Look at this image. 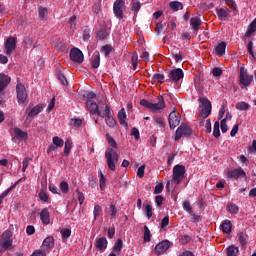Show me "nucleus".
<instances>
[{"label":"nucleus","instance_id":"nucleus-1","mask_svg":"<svg viewBox=\"0 0 256 256\" xmlns=\"http://www.w3.org/2000/svg\"><path fill=\"white\" fill-rule=\"evenodd\" d=\"M107 141L112 148H108L105 152L106 163L110 171H116L117 163H119V153H117V142L113 137L107 136Z\"/></svg>","mask_w":256,"mask_h":256},{"label":"nucleus","instance_id":"nucleus-2","mask_svg":"<svg viewBox=\"0 0 256 256\" xmlns=\"http://www.w3.org/2000/svg\"><path fill=\"white\" fill-rule=\"evenodd\" d=\"M140 105H142V107H146V109H149L152 113H158V111H163L165 108V98L163 95H159L154 103L146 99H142L140 101Z\"/></svg>","mask_w":256,"mask_h":256},{"label":"nucleus","instance_id":"nucleus-3","mask_svg":"<svg viewBox=\"0 0 256 256\" xmlns=\"http://www.w3.org/2000/svg\"><path fill=\"white\" fill-rule=\"evenodd\" d=\"M198 101L200 103V109H201L200 115L201 117H203V119H207V117L211 115V109H212L211 101L203 97H200Z\"/></svg>","mask_w":256,"mask_h":256},{"label":"nucleus","instance_id":"nucleus-4","mask_svg":"<svg viewBox=\"0 0 256 256\" xmlns=\"http://www.w3.org/2000/svg\"><path fill=\"white\" fill-rule=\"evenodd\" d=\"M185 178V166L175 165L173 168V182L175 185H179L181 181Z\"/></svg>","mask_w":256,"mask_h":256},{"label":"nucleus","instance_id":"nucleus-5","mask_svg":"<svg viewBox=\"0 0 256 256\" xmlns=\"http://www.w3.org/2000/svg\"><path fill=\"white\" fill-rule=\"evenodd\" d=\"M239 83L243 87H249V85L253 83V75H249L247 69H245L244 67L240 68Z\"/></svg>","mask_w":256,"mask_h":256},{"label":"nucleus","instance_id":"nucleus-6","mask_svg":"<svg viewBox=\"0 0 256 256\" xmlns=\"http://www.w3.org/2000/svg\"><path fill=\"white\" fill-rule=\"evenodd\" d=\"M86 106L92 115H99V117H103V109H105V106H101L99 109V105H97L93 100H87Z\"/></svg>","mask_w":256,"mask_h":256},{"label":"nucleus","instance_id":"nucleus-7","mask_svg":"<svg viewBox=\"0 0 256 256\" xmlns=\"http://www.w3.org/2000/svg\"><path fill=\"white\" fill-rule=\"evenodd\" d=\"M125 9V1L123 0H116L113 5V11L116 19H123V11Z\"/></svg>","mask_w":256,"mask_h":256},{"label":"nucleus","instance_id":"nucleus-8","mask_svg":"<svg viewBox=\"0 0 256 256\" xmlns=\"http://www.w3.org/2000/svg\"><path fill=\"white\" fill-rule=\"evenodd\" d=\"M104 107V112H103V118H106V125H108V127H115V125H117V122L115 121V118H113V116H111V108L109 107V105L103 104Z\"/></svg>","mask_w":256,"mask_h":256},{"label":"nucleus","instance_id":"nucleus-9","mask_svg":"<svg viewBox=\"0 0 256 256\" xmlns=\"http://www.w3.org/2000/svg\"><path fill=\"white\" fill-rule=\"evenodd\" d=\"M191 133H193V130H191L189 125L181 124L176 130L175 141H179L183 135H191Z\"/></svg>","mask_w":256,"mask_h":256},{"label":"nucleus","instance_id":"nucleus-10","mask_svg":"<svg viewBox=\"0 0 256 256\" xmlns=\"http://www.w3.org/2000/svg\"><path fill=\"white\" fill-rule=\"evenodd\" d=\"M169 247H171V242H169V240H163L155 246L154 254L158 256L163 255V253H165Z\"/></svg>","mask_w":256,"mask_h":256},{"label":"nucleus","instance_id":"nucleus-11","mask_svg":"<svg viewBox=\"0 0 256 256\" xmlns=\"http://www.w3.org/2000/svg\"><path fill=\"white\" fill-rule=\"evenodd\" d=\"M4 47L6 55H12L13 51H15V49L17 48V40L15 39V37H9L6 40Z\"/></svg>","mask_w":256,"mask_h":256},{"label":"nucleus","instance_id":"nucleus-12","mask_svg":"<svg viewBox=\"0 0 256 256\" xmlns=\"http://www.w3.org/2000/svg\"><path fill=\"white\" fill-rule=\"evenodd\" d=\"M16 93L18 103H25L27 101V90L23 84H17Z\"/></svg>","mask_w":256,"mask_h":256},{"label":"nucleus","instance_id":"nucleus-13","mask_svg":"<svg viewBox=\"0 0 256 256\" xmlns=\"http://www.w3.org/2000/svg\"><path fill=\"white\" fill-rule=\"evenodd\" d=\"M70 59L74 63L81 64L83 63V60L85 59V57L83 56V52L79 50V48H73L70 51Z\"/></svg>","mask_w":256,"mask_h":256},{"label":"nucleus","instance_id":"nucleus-14","mask_svg":"<svg viewBox=\"0 0 256 256\" xmlns=\"http://www.w3.org/2000/svg\"><path fill=\"white\" fill-rule=\"evenodd\" d=\"M168 121L170 129H175V127H178L179 123H181V115H179L178 112L173 111L169 114Z\"/></svg>","mask_w":256,"mask_h":256},{"label":"nucleus","instance_id":"nucleus-15","mask_svg":"<svg viewBox=\"0 0 256 256\" xmlns=\"http://www.w3.org/2000/svg\"><path fill=\"white\" fill-rule=\"evenodd\" d=\"M239 177H245V170L243 168H236L227 172L228 179H239Z\"/></svg>","mask_w":256,"mask_h":256},{"label":"nucleus","instance_id":"nucleus-16","mask_svg":"<svg viewBox=\"0 0 256 256\" xmlns=\"http://www.w3.org/2000/svg\"><path fill=\"white\" fill-rule=\"evenodd\" d=\"M169 77L172 81H174V83H178V81H181V79H183V70H181V68L171 70L169 73Z\"/></svg>","mask_w":256,"mask_h":256},{"label":"nucleus","instance_id":"nucleus-17","mask_svg":"<svg viewBox=\"0 0 256 256\" xmlns=\"http://www.w3.org/2000/svg\"><path fill=\"white\" fill-rule=\"evenodd\" d=\"M40 221L43 225H49L51 223V215L49 214V209L43 208L40 212Z\"/></svg>","mask_w":256,"mask_h":256},{"label":"nucleus","instance_id":"nucleus-18","mask_svg":"<svg viewBox=\"0 0 256 256\" xmlns=\"http://www.w3.org/2000/svg\"><path fill=\"white\" fill-rule=\"evenodd\" d=\"M43 109H45L44 104H38L33 108L27 109L28 117H37V115H39Z\"/></svg>","mask_w":256,"mask_h":256},{"label":"nucleus","instance_id":"nucleus-19","mask_svg":"<svg viewBox=\"0 0 256 256\" xmlns=\"http://www.w3.org/2000/svg\"><path fill=\"white\" fill-rule=\"evenodd\" d=\"M190 27L193 29L194 33H197L199 27H201V18L199 16H193L190 19Z\"/></svg>","mask_w":256,"mask_h":256},{"label":"nucleus","instance_id":"nucleus-20","mask_svg":"<svg viewBox=\"0 0 256 256\" xmlns=\"http://www.w3.org/2000/svg\"><path fill=\"white\" fill-rule=\"evenodd\" d=\"M216 13L220 21H227V17H229L230 11L228 10L227 7H224L216 9Z\"/></svg>","mask_w":256,"mask_h":256},{"label":"nucleus","instance_id":"nucleus-21","mask_svg":"<svg viewBox=\"0 0 256 256\" xmlns=\"http://www.w3.org/2000/svg\"><path fill=\"white\" fill-rule=\"evenodd\" d=\"M95 247L98 249V251H105L107 249V238L101 237L96 240Z\"/></svg>","mask_w":256,"mask_h":256},{"label":"nucleus","instance_id":"nucleus-22","mask_svg":"<svg viewBox=\"0 0 256 256\" xmlns=\"http://www.w3.org/2000/svg\"><path fill=\"white\" fill-rule=\"evenodd\" d=\"M11 83V77L5 75V74H0V93L3 92L5 87Z\"/></svg>","mask_w":256,"mask_h":256},{"label":"nucleus","instance_id":"nucleus-23","mask_svg":"<svg viewBox=\"0 0 256 256\" xmlns=\"http://www.w3.org/2000/svg\"><path fill=\"white\" fill-rule=\"evenodd\" d=\"M118 120L122 127H127V112H125V108L118 112Z\"/></svg>","mask_w":256,"mask_h":256},{"label":"nucleus","instance_id":"nucleus-24","mask_svg":"<svg viewBox=\"0 0 256 256\" xmlns=\"http://www.w3.org/2000/svg\"><path fill=\"white\" fill-rule=\"evenodd\" d=\"M14 133H15L16 138L19 139V141H27V139L29 137L27 132H23V130H21V128H15Z\"/></svg>","mask_w":256,"mask_h":256},{"label":"nucleus","instance_id":"nucleus-25","mask_svg":"<svg viewBox=\"0 0 256 256\" xmlns=\"http://www.w3.org/2000/svg\"><path fill=\"white\" fill-rule=\"evenodd\" d=\"M225 49H227V43L221 42L215 47V53L216 55H219V57H223L225 55Z\"/></svg>","mask_w":256,"mask_h":256},{"label":"nucleus","instance_id":"nucleus-26","mask_svg":"<svg viewBox=\"0 0 256 256\" xmlns=\"http://www.w3.org/2000/svg\"><path fill=\"white\" fill-rule=\"evenodd\" d=\"M21 180H18L16 183H14L12 186H10L8 189H6L1 195H0V205L3 204V199H5V197H7V195L10 194L11 191H13V189H15V187H17V185H19V182Z\"/></svg>","mask_w":256,"mask_h":256},{"label":"nucleus","instance_id":"nucleus-27","mask_svg":"<svg viewBox=\"0 0 256 256\" xmlns=\"http://www.w3.org/2000/svg\"><path fill=\"white\" fill-rule=\"evenodd\" d=\"M43 247H46V249H53V247H55V238H53V236H48L43 241Z\"/></svg>","mask_w":256,"mask_h":256},{"label":"nucleus","instance_id":"nucleus-28","mask_svg":"<svg viewBox=\"0 0 256 256\" xmlns=\"http://www.w3.org/2000/svg\"><path fill=\"white\" fill-rule=\"evenodd\" d=\"M222 231L223 233H226L227 235H229V233H231V228L233 227V225L231 224V220H225L222 225Z\"/></svg>","mask_w":256,"mask_h":256},{"label":"nucleus","instance_id":"nucleus-29","mask_svg":"<svg viewBox=\"0 0 256 256\" xmlns=\"http://www.w3.org/2000/svg\"><path fill=\"white\" fill-rule=\"evenodd\" d=\"M239 254V247L231 245L226 250L227 256H237Z\"/></svg>","mask_w":256,"mask_h":256},{"label":"nucleus","instance_id":"nucleus-30","mask_svg":"<svg viewBox=\"0 0 256 256\" xmlns=\"http://www.w3.org/2000/svg\"><path fill=\"white\" fill-rule=\"evenodd\" d=\"M13 241L12 240H5L0 244V253H3V251L9 250L10 247H12Z\"/></svg>","mask_w":256,"mask_h":256},{"label":"nucleus","instance_id":"nucleus-31","mask_svg":"<svg viewBox=\"0 0 256 256\" xmlns=\"http://www.w3.org/2000/svg\"><path fill=\"white\" fill-rule=\"evenodd\" d=\"M99 65H101V56L97 53L92 57V67L93 69H98Z\"/></svg>","mask_w":256,"mask_h":256},{"label":"nucleus","instance_id":"nucleus-32","mask_svg":"<svg viewBox=\"0 0 256 256\" xmlns=\"http://www.w3.org/2000/svg\"><path fill=\"white\" fill-rule=\"evenodd\" d=\"M236 109L238 111H249V109H251V105H249V103L247 102H238L236 104Z\"/></svg>","mask_w":256,"mask_h":256},{"label":"nucleus","instance_id":"nucleus-33","mask_svg":"<svg viewBox=\"0 0 256 256\" xmlns=\"http://www.w3.org/2000/svg\"><path fill=\"white\" fill-rule=\"evenodd\" d=\"M169 7L172 11H179L183 9V4L179 1H172L169 3Z\"/></svg>","mask_w":256,"mask_h":256},{"label":"nucleus","instance_id":"nucleus-34","mask_svg":"<svg viewBox=\"0 0 256 256\" xmlns=\"http://www.w3.org/2000/svg\"><path fill=\"white\" fill-rule=\"evenodd\" d=\"M73 147V142L71 139H66L65 146H64V154L67 156L69 153H71V149Z\"/></svg>","mask_w":256,"mask_h":256},{"label":"nucleus","instance_id":"nucleus-35","mask_svg":"<svg viewBox=\"0 0 256 256\" xmlns=\"http://www.w3.org/2000/svg\"><path fill=\"white\" fill-rule=\"evenodd\" d=\"M131 61H132L133 71H137V65H139V55L137 54V52L133 53L131 57Z\"/></svg>","mask_w":256,"mask_h":256},{"label":"nucleus","instance_id":"nucleus-36","mask_svg":"<svg viewBox=\"0 0 256 256\" xmlns=\"http://www.w3.org/2000/svg\"><path fill=\"white\" fill-rule=\"evenodd\" d=\"M227 210L229 213L236 215V213H239V206L233 203H229L227 205Z\"/></svg>","mask_w":256,"mask_h":256},{"label":"nucleus","instance_id":"nucleus-37","mask_svg":"<svg viewBox=\"0 0 256 256\" xmlns=\"http://www.w3.org/2000/svg\"><path fill=\"white\" fill-rule=\"evenodd\" d=\"M220 128V124H219V121H216L214 123V129H213V136L216 138V139H219V137H221V130H219Z\"/></svg>","mask_w":256,"mask_h":256},{"label":"nucleus","instance_id":"nucleus-38","mask_svg":"<svg viewBox=\"0 0 256 256\" xmlns=\"http://www.w3.org/2000/svg\"><path fill=\"white\" fill-rule=\"evenodd\" d=\"M59 188L64 195H67L69 193V183L67 181L60 182Z\"/></svg>","mask_w":256,"mask_h":256},{"label":"nucleus","instance_id":"nucleus-39","mask_svg":"<svg viewBox=\"0 0 256 256\" xmlns=\"http://www.w3.org/2000/svg\"><path fill=\"white\" fill-rule=\"evenodd\" d=\"M52 143L55 146L61 148L65 144V141H63V139H61L59 136H54L53 139H52Z\"/></svg>","mask_w":256,"mask_h":256},{"label":"nucleus","instance_id":"nucleus-40","mask_svg":"<svg viewBox=\"0 0 256 256\" xmlns=\"http://www.w3.org/2000/svg\"><path fill=\"white\" fill-rule=\"evenodd\" d=\"M110 217L112 221L117 219V207L114 204L110 205Z\"/></svg>","mask_w":256,"mask_h":256},{"label":"nucleus","instance_id":"nucleus-41","mask_svg":"<svg viewBox=\"0 0 256 256\" xmlns=\"http://www.w3.org/2000/svg\"><path fill=\"white\" fill-rule=\"evenodd\" d=\"M38 197L40 200H42L44 203H47V201H49V195L47 194V192H45V190L41 189Z\"/></svg>","mask_w":256,"mask_h":256},{"label":"nucleus","instance_id":"nucleus-42","mask_svg":"<svg viewBox=\"0 0 256 256\" xmlns=\"http://www.w3.org/2000/svg\"><path fill=\"white\" fill-rule=\"evenodd\" d=\"M152 79L155 83H165V75L163 74H154Z\"/></svg>","mask_w":256,"mask_h":256},{"label":"nucleus","instance_id":"nucleus-43","mask_svg":"<svg viewBox=\"0 0 256 256\" xmlns=\"http://www.w3.org/2000/svg\"><path fill=\"white\" fill-rule=\"evenodd\" d=\"M144 241L146 243H149L151 241V230H149V227L144 226Z\"/></svg>","mask_w":256,"mask_h":256},{"label":"nucleus","instance_id":"nucleus-44","mask_svg":"<svg viewBox=\"0 0 256 256\" xmlns=\"http://www.w3.org/2000/svg\"><path fill=\"white\" fill-rule=\"evenodd\" d=\"M238 240L241 243V245H243V247H245V245H247V234L240 232L238 234Z\"/></svg>","mask_w":256,"mask_h":256},{"label":"nucleus","instance_id":"nucleus-45","mask_svg":"<svg viewBox=\"0 0 256 256\" xmlns=\"http://www.w3.org/2000/svg\"><path fill=\"white\" fill-rule=\"evenodd\" d=\"M121 249H123V240L118 239L114 245V251L116 253H121Z\"/></svg>","mask_w":256,"mask_h":256},{"label":"nucleus","instance_id":"nucleus-46","mask_svg":"<svg viewBox=\"0 0 256 256\" xmlns=\"http://www.w3.org/2000/svg\"><path fill=\"white\" fill-rule=\"evenodd\" d=\"M145 213H146V217H148V219H151L153 217V206H151L150 204H147L145 206Z\"/></svg>","mask_w":256,"mask_h":256},{"label":"nucleus","instance_id":"nucleus-47","mask_svg":"<svg viewBox=\"0 0 256 256\" xmlns=\"http://www.w3.org/2000/svg\"><path fill=\"white\" fill-rule=\"evenodd\" d=\"M155 125L158 127H165V120L160 116H154Z\"/></svg>","mask_w":256,"mask_h":256},{"label":"nucleus","instance_id":"nucleus-48","mask_svg":"<svg viewBox=\"0 0 256 256\" xmlns=\"http://www.w3.org/2000/svg\"><path fill=\"white\" fill-rule=\"evenodd\" d=\"M220 129L222 133H227V131H229V128L227 127V118L221 120Z\"/></svg>","mask_w":256,"mask_h":256},{"label":"nucleus","instance_id":"nucleus-49","mask_svg":"<svg viewBox=\"0 0 256 256\" xmlns=\"http://www.w3.org/2000/svg\"><path fill=\"white\" fill-rule=\"evenodd\" d=\"M47 13H48L47 8L40 7L38 9V15L40 19H45L47 17Z\"/></svg>","mask_w":256,"mask_h":256},{"label":"nucleus","instance_id":"nucleus-50","mask_svg":"<svg viewBox=\"0 0 256 256\" xmlns=\"http://www.w3.org/2000/svg\"><path fill=\"white\" fill-rule=\"evenodd\" d=\"M62 239H69L71 237V230L69 228L61 230Z\"/></svg>","mask_w":256,"mask_h":256},{"label":"nucleus","instance_id":"nucleus-51","mask_svg":"<svg viewBox=\"0 0 256 256\" xmlns=\"http://www.w3.org/2000/svg\"><path fill=\"white\" fill-rule=\"evenodd\" d=\"M93 215H94V219H95V220H97V218L99 217V215H101V207L99 206V204H96V205L94 206Z\"/></svg>","mask_w":256,"mask_h":256},{"label":"nucleus","instance_id":"nucleus-52","mask_svg":"<svg viewBox=\"0 0 256 256\" xmlns=\"http://www.w3.org/2000/svg\"><path fill=\"white\" fill-rule=\"evenodd\" d=\"M106 182H107V179L105 178V175H103V173H101L100 180H99L101 191H105V183Z\"/></svg>","mask_w":256,"mask_h":256},{"label":"nucleus","instance_id":"nucleus-53","mask_svg":"<svg viewBox=\"0 0 256 256\" xmlns=\"http://www.w3.org/2000/svg\"><path fill=\"white\" fill-rule=\"evenodd\" d=\"M190 242H191V236H189V235L181 236V238H180L181 245H187V243H190Z\"/></svg>","mask_w":256,"mask_h":256},{"label":"nucleus","instance_id":"nucleus-54","mask_svg":"<svg viewBox=\"0 0 256 256\" xmlns=\"http://www.w3.org/2000/svg\"><path fill=\"white\" fill-rule=\"evenodd\" d=\"M140 9H141V2L133 1L132 2V11H135V13H139Z\"/></svg>","mask_w":256,"mask_h":256},{"label":"nucleus","instance_id":"nucleus-55","mask_svg":"<svg viewBox=\"0 0 256 256\" xmlns=\"http://www.w3.org/2000/svg\"><path fill=\"white\" fill-rule=\"evenodd\" d=\"M165 188V186L163 185V183H159L155 186V189H154V194L155 195H159L160 193L163 192V189Z\"/></svg>","mask_w":256,"mask_h":256},{"label":"nucleus","instance_id":"nucleus-56","mask_svg":"<svg viewBox=\"0 0 256 256\" xmlns=\"http://www.w3.org/2000/svg\"><path fill=\"white\" fill-rule=\"evenodd\" d=\"M247 51L255 59V52H253V41H249L247 44Z\"/></svg>","mask_w":256,"mask_h":256},{"label":"nucleus","instance_id":"nucleus-57","mask_svg":"<svg viewBox=\"0 0 256 256\" xmlns=\"http://www.w3.org/2000/svg\"><path fill=\"white\" fill-rule=\"evenodd\" d=\"M70 28L77 29V16H72L69 20Z\"/></svg>","mask_w":256,"mask_h":256},{"label":"nucleus","instance_id":"nucleus-58","mask_svg":"<svg viewBox=\"0 0 256 256\" xmlns=\"http://www.w3.org/2000/svg\"><path fill=\"white\" fill-rule=\"evenodd\" d=\"M49 191H51V193H54V195H61L59 188H57L55 184H49Z\"/></svg>","mask_w":256,"mask_h":256},{"label":"nucleus","instance_id":"nucleus-59","mask_svg":"<svg viewBox=\"0 0 256 256\" xmlns=\"http://www.w3.org/2000/svg\"><path fill=\"white\" fill-rule=\"evenodd\" d=\"M212 75L214 77H221V75H223V70H221V68H219V67H215L212 70Z\"/></svg>","mask_w":256,"mask_h":256},{"label":"nucleus","instance_id":"nucleus-60","mask_svg":"<svg viewBox=\"0 0 256 256\" xmlns=\"http://www.w3.org/2000/svg\"><path fill=\"white\" fill-rule=\"evenodd\" d=\"M107 35H109V34L107 33V30H100V31H98V33H97V37H98V39H100V40L106 39Z\"/></svg>","mask_w":256,"mask_h":256},{"label":"nucleus","instance_id":"nucleus-61","mask_svg":"<svg viewBox=\"0 0 256 256\" xmlns=\"http://www.w3.org/2000/svg\"><path fill=\"white\" fill-rule=\"evenodd\" d=\"M131 135L134 137V139H135L136 141H139V138H140L139 129H137V128H132V130H131Z\"/></svg>","mask_w":256,"mask_h":256},{"label":"nucleus","instance_id":"nucleus-62","mask_svg":"<svg viewBox=\"0 0 256 256\" xmlns=\"http://www.w3.org/2000/svg\"><path fill=\"white\" fill-rule=\"evenodd\" d=\"M101 53H103V55H105L107 57V55H109V53H111V46H109V45L103 46L101 48Z\"/></svg>","mask_w":256,"mask_h":256},{"label":"nucleus","instance_id":"nucleus-63","mask_svg":"<svg viewBox=\"0 0 256 256\" xmlns=\"http://www.w3.org/2000/svg\"><path fill=\"white\" fill-rule=\"evenodd\" d=\"M57 78L59 79L60 83H62L63 85H67V78H65V75H63L62 73H58Z\"/></svg>","mask_w":256,"mask_h":256},{"label":"nucleus","instance_id":"nucleus-64","mask_svg":"<svg viewBox=\"0 0 256 256\" xmlns=\"http://www.w3.org/2000/svg\"><path fill=\"white\" fill-rule=\"evenodd\" d=\"M47 252L45 250H35L31 256H46Z\"/></svg>","mask_w":256,"mask_h":256}]
</instances>
